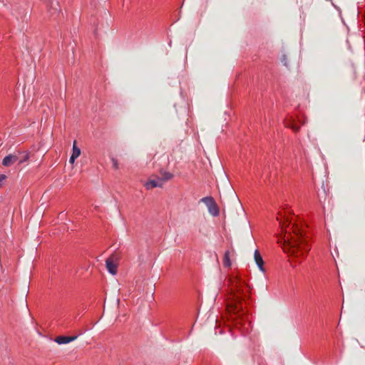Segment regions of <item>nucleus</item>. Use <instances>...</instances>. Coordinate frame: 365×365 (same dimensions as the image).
<instances>
[{"instance_id":"nucleus-13","label":"nucleus","mask_w":365,"mask_h":365,"mask_svg":"<svg viewBox=\"0 0 365 365\" xmlns=\"http://www.w3.org/2000/svg\"><path fill=\"white\" fill-rule=\"evenodd\" d=\"M81 150L76 145V140H74L72 148L71 155L76 157L77 158L81 155Z\"/></svg>"},{"instance_id":"nucleus-16","label":"nucleus","mask_w":365,"mask_h":365,"mask_svg":"<svg viewBox=\"0 0 365 365\" xmlns=\"http://www.w3.org/2000/svg\"><path fill=\"white\" fill-rule=\"evenodd\" d=\"M287 126L290 127L295 132H297L299 129V127H297V125H294L292 123H289V124H287Z\"/></svg>"},{"instance_id":"nucleus-3","label":"nucleus","mask_w":365,"mask_h":365,"mask_svg":"<svg viewBox=\"0 0 365 365\" xmlns=\"http://www.w3.org/2000/svg\"><path fill=\"white\" fill-rule=\"evenodd\" d=\"M120 259V256L118 253H113L106 260V267L108 272L113 274L115 275L118 272V261Z\"/></svg>"},{"instance_id":"nucleus-4","label":"nucleus","mask_w":365,"mask_h":365,"mask_svg":"<svg viewBox=\"0 0 365 365\" xmlns=\"http://www.w3.org/2000/svg\"><path fill=\"white\" fill-rule=\"evenodd\" d=\"M207 209L212 217H217L220 215V207L215 199L211 196H207Z\"/></svg>"},{"instance_id":"nucleus-25","label":"nucleus","mask_w":365,"mask_h":365,"mask_svg":"<svg viewBox=\"0 0 365 365\" xmlns=\"http://www.w3.org/2000/svg\"><path fill=\"white\" fill-rule=\"evenodd\" d=\"M284 66H287V62H286V61H284Z\"/></svg>"},{"instance_id":"nucleus-14","label":"nucleus","mask_w":365,"mask_h":365,"mask_svg":"<svg viewBox=\"0 0 365 365\" xmlns=\"http://www.w3.org/2000/svg\"><path fill=\"white\" fill-rule=\"evenodd\" d=\"M208 319L210 320V323L212 324V326L215 327L217 323V316L214 314H210Z\"/></svg>"},{"instance_id":"nucleus-21","label":"nucleus","mask_w":365,"mask_h":365,"mask_svg":"<svg viewBox=\"0 0 365 365\" xmlns=\"http://www.w3.org/2000/svg\"><path fill=\"white\" fill-rule=\"evenodd\" d=\"M200 202L205 203V197L201 198L200 200L199 201V202Z\"/></svg>"},{"instance_id":"nucleus-10","label":"nucleus","mask_w":365,"mask_h":365,"mask_svg":"<svg viewBox=\"0 0 365 365\" xmlns=\"http://www.w3.org/2000/svg\"><path fill=\"white\" fill-rule=\"evenodd\" d=\"M160 173L161 176L160 177L158 176V180L160 181V182H163V183L164 182H167V181L171 180L174 176L173 174H172L170 172H167V171L164 170L163 168H160Z\"/></svg>"},{"instance_id":"nucleus-7","label":"nucleus","mask_w":365,"mask_h":365,"mask_svg":"<svg viewBox=\"0 0 365 365\" xmlns=\"http://www.w3.org/2000/svg\"><path fill=\"white\" fill-rule=\"evenodd\" d=\"M19 160V156L17 154H9L5 156L2 160V165L5 167H9L13 165L14 163L17 162Z\"/></svg>"},{"instance_id":"nucleus-11","label":"nucleus","mask_w":365,"mask_h":365,"mask_svg":"<svg viewBox=\"0 0 365 365\" xmlns=\"http://www.w3.org/2000/svg\"><path fill=\"white\" fill-rule=\"evenodd\" d=\"M222 264L225 267H230L232 265L231 259H230V252L229 250L225 252Z\"/></svg>"},{"instance_id":"nucleus-8","label":"nucleus","mask_w":365,"mask_h":365,"mask_svg":"<svg viewBox=\"0 0 365 365\" xmlns=\"http://www.w3.org/2000/svg\"><path fill=\"white\" fill-rule=\"evenodd\" d=\"M145 187L147 190H150L155 187H163V182H160V180L158 179V176H156V179H149L145 183Z\"/></svg>"},{"instance_id":"nucleus-22","label":"nucleus","mask_w":365,"mask_h":365,"mask_svg":"<svg viewBox=\"0 0 365 365\" xmlns=\"http://www.w3.org/2000/svg\"><path fill=\"white\" fill-rule=\"evenodd\" d=\"M181 111H182L183 113H186L185 107H182V108H181Z\"/></svg>"},{"instance_id":"nucleus-2","label":"nucleus","mask_w":365,"mask_h":365,"mask_svg":"<svg viewBox=\"0 0 365 365\" xmlns=\"http://www.w3.org/2000/svg\"><path fill=\"white\" fill-rule=\"evenodd\" d=\"M232 292V302L230 304L229 309L230 312H233L235 314L241 316V312L243 314V307L241 303V294L243 293V290L240 288V284L237 278L234 279L231 282Z\"/></svg>"},{"instance_id":"nucleus-6","label":"nucleus","mask_w":365,"mask_h":365,"mask_svg":"<svg viewBox=\"0 0 365 365\" xmlns=\"http://www.w3.org/2000/svg\"><path fill=\"white\" fill-rule=\"evenodd\" d=\"M80 334H81V333L74 336L60 335L56 336L53 341L58 344H66L75 341Z\"/></svg>"},{"instance_id":"nucleus-23","label":"nucleus","mask_w":365,"mask_h":365,"mask_svg":"<svg viewBox=\"0 0 365 365\" xmlns=\"http://www.w3.org/2000/svg\"><path fill=\"white\" fill-rule=\"evenodd\" d=\"M94 34L96 36H97V29H96V30L94 31Z\"/></svg>"},{"instance_id":"nucleus-1","label":"nucleus","mask_w":365,"mask_h":365,"mask_svg":"<svg viewBox=\"0 0 365 365\" xmlns=\"http://www.w3.org/2000/svg\"><path fill=\"white\" fill-rule=\"evenodd\" d=\"M292 221L289 217H286L284 222L279 221L282 233L278 240V243L282 244L285 252L296 257L303 255L310 250L308 237L297 222L293 223L292 232H287L286 227Z\"/></svg>"},{"instance_id":"nucleus-17","label":"nucleus","mask_w":365,"mask_h":365,"mask_svg":"<svg viewBox=\"0 0 365 365\" xmlns=\"http://www.w3.org/2000/svg\"><path fill=\"white\" fill-rule=\"evenodd\" d=\"M217 291L213 290V291H212V292H211V293H210V297H211V299H212L213 301H215V298H216V297H217Z\"/></svg>"},{"instance_id":"nucleus-9","label":"nucleus","mask_w":365,"mask_h":365,"mask_svg":"<svg viewBox=\"0 0 365 365\" xmlns=\"http://www.w3.org/2000/svg\"><path fill=\"white\" fill-rule=\"evenodd\" d=\"M254 258H255V263L258 266L259 270L262 272H264V261H263V259H262L259 250H256L255 251Z\"/></svg>"},{"instance_id":"nucleus-20","label":"nucleus","mask_w":365,"mask_h":365,"mask_svg":"<svg viewBox=\"0 0 365 365\" xmlns=\"http://www.w3.org/2000/svg\"><path fill=\"white\" fill-rule=\"evenodd\" d=\"M216 163H217V165L220 168L221 167V163H220V162L219 161V160L217 158H216Z\"/></svg>"},{"instance_id":"nucleus-5","label":"nucleus","mask_w":365,"mask_h":365,"mask_svg":"<svg viewBox=\"0 0 365 365\" xmlns=\"http://www.w3.org/2000/svg\"><path fill=\"white\" fill-rule=\"evenodd\" d=\"M48 12L49 14V17L53 20H56L60 14H62L58 1L51 2L48 9Z\"/></svg>"},{"instance_id":"nucleus-15","label":"nucleus","mask_w":365,"mask_h":365,"mask_svg":"<svg viewBox=\"0 0 365 365\" xmlns=\"http://www.w3.org/2000/svg\"><path fill=\"white\" fill-rule=\"evenodd\" d=\"M111 161L113 163V168L115 169V170H118L119 168L118 160L116 158H111Z\"/></svg>"},{"instance_id":"nucleus-24","label":"nucleus","mask_w":365,"mask_h":365,"mask_svg":"<svg viewBox=\"0 0 365 365\" xmlns=\"http://www.w3.org/2000/svg\"><path fill=\"white\" fill-rule=\"evenodd\" d=\"M198 299H200L202 300V298H201V296H200V293H199V295H198Z\"/></svg>"},{"instance_id":"nucleus-18","label":"nucleus","mask_w":365,"mask_h":365,"mask_svg":"<svg viewBox=\"0 0 365 365\" xmlns=\"http://www.w3.org/2000/svg\"><path fill=\"white\" fill-rule=\"evenodd\" d=\"M6 175L4 174H0V187L2 186V182L6 179Z\"/></svg>"},{"instance_id":"nucleus-19","label":"nucleus","mask_w":365,"mask_h":365,"mask_svg":"<svg viewBox=\"0 0 365 365\" xmlns=\"http://www.w3.org/2000/svg\"><path fill=\"white\" fill-rule=\"evenodd\" d=\"M76 157H73V155H71L70 158H69V163L71 164H73L75 160H76Z\"/></svg>"},{"instance_id":"nucleus-12","label":"nucleus","mask_w":365,"mask_h":365,"mask_svg":"<svg viewBox=\"0 0 365 365\" xmlns=\"http://www.w3.org/2000/svg\"><path fill=\"white\" fill-rule=\"evenodd\" d=\"M18 155L19 156V164H21L29 159V153L27 151H18Z\"/></svg>"}]
</instances>
